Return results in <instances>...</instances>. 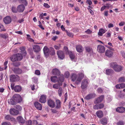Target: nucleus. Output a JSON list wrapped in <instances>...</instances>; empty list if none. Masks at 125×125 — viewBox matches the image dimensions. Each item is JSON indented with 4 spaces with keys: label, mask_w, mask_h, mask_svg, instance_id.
<instances>
[{
    "label": "nucleus",
    "mask_w": 125,
    "mask_h": 125,
    "mask_svg": "<svg viewBox=\"0 0 125 125\" xmlns=\"http://www.w3.org/2000/svg\"><path fill=\"white\" fill-rule=\"evenodd\" d=\"M77 72H75L74 73L72 74L71 75V78L72 81L75 82L77 84L80 83L84 77V73L83 71L82 72L79 73L77 74Z\"/></svg>",
    "instance_id": "obj_1"
},
{
    "label": "nucleus",
    "mask_w": 125,
    "mask_h": 125,
    "mask_svg": "<svg viewBox=\"0 0 125 125\" xmlns=\"http://www.w3.org/2000/svg\"><path fill=\"white\" fill-rule=\"evenodd\" d=\"M56 77L55 76V81L56 80ZM64 78L63 75L62 74H61L59 76L57 82L55 81V88L58 89L59 88L60 86L62 84V82L64 80Z\"/></svg>",
    "instance_id": "obj_2"
},
{
    "label": "nucleus",
    "mask_w": 125,
    "mask_h": 125,
    "mask_svg": "<svg viewBox=\"0 0 125 125\" xmlns=\"http://www.w3.org/2000/svg\"><path fill=\"white\" fill-rule=\"evenodd\" d=\"M110 65L116 72H119L122 70V67L120 65H118L116 62L111 63H110Z\"/></svg>",
    "instance_id": "obj_3"
},
{
    "label": "nucleus",
    "mask_w": 125,
    "mask_h": 125,
    "mask_svg": "<svg viewBox=\"0 0 125 125\" xmlns=\"http://www.w3.org/2000/svg\"><path fill=\"white\" fill-rule=\"evenodd\" d=\"M20 79V77L17 75L12 74L10 76V80L11 82H18L19 81Z\"/></svg>",
    "instance_id": "obj_4"
},
{
    "label": "nucleus",
    "mask_w": 125,
    "mask_h": 125,
    "mask_svg": "<svg viewBox=\"0 0 125 125\" xmlns=\"http://www.w3.org/2000/svg\"><path fill=\"white\" fill-rule=\"evenodd\" d=\"M12 98L17 104V103H20L22 101L21 97V96L18 94H15L12 96Z\"/></svg>",
    "instance_id": "obj_5"
},
{
    "label": "nucleus",
    "mask_w": 125,
    "mask_h": 125,
    "mask_svg": "<svg viewBox=\"0 0 125 125\" xmlns=\"http://www.w3.org/2000/svg\"><path fill=\"white\" fill-rule=\"evenodd\" d=\"M89 83L88 80L87 79H83L82 82V84L81 86L82 89H85L88 86Z\"/></svg>",
    "instance_id": "obj_6"
},
{
    "label": "nucleus",
    "mask_w": 125,
    "mask_h": 125,
    "mask_svg": "<svg viewBox=\"0 0 125 125\" xmlns=\"http://www.w3.org/2000/svg\"><path fill=\"white\" fill-rule=\"evenodd\" d=\"M97 50L99 53H103L105 51V48L104 46L99 45L97 46Z\"/></svg>",
    "instance_id": "obj_7"
},
{
    "label": "nucleus",
    "mask_w": 125,
    "mask_h": 125,
    "mask_svg": "<svg viewBox=\"0 0 125 125\" xmlns=\"http://www.w3.org/2000/svg\"><path fill=\"white\" fill-rule=\"evenodd\" d=\"M12 70L13 72L16 74H20L23 73L22 70L19 68H14Z\"/></svg>",
    "instance_id": "obj_8"
},
{
    "label": "nucleus",
    "mask_w": 125,
    "mask_h": 125,
    "mask_svg": "<svg viewBox=\"0 0 125 125\" xmlns=\"http://www.w3.org/2000/svg\"><path fill=\"white\" fill-rule=\"evenodd\" d=\"M46 96L45 94L41 95L39 100V101L41 103H45L46 101Z\"/></svg>",
    "instance_id": "obj_9"
},
{
    "label": "nucleus",
    "mask_w": 125,
    "mask_h": 125,
    "mask_svg": "<svg viewBox=\"0 0 125 125\" xmlns=\"http://www.w3.org/2000/svg\"><path fill=\"white\" fill-rule=\"evenodd\" d=\"M25 9L24 6L22 4L19 5L17 7V9L18 12H22Z\"/></svg>",
    "instance_id": "obj_10"
},
{
    "label": "nucleus",
    "mask_w": 125,
    "mask_h": 125,
    "mask_svg": "<svg viewBox=\"0 0 125 125\" xmlns=\"http://www.w3.org/2000/svg\"><path fill=\"white\" fill-rule=\"evenodd\" d=\"M10 112L12 115H16L19 113V111L15 109L12 108L10 109Z\"/></svg>",
    "instance_id": "obj_11"
},
{
    "label": "nucleus",
    "mask_w": 125,
    "mask_h": 125,
    "mask_svg": "<svg viewBox=\"0 0 125 125\" xmlns=\"http://www.w3.org/2000/svg\"><path fill=\"white\" fill-rule=\"evenodd\" d=\"M43 51L45 57H47L50 54L49 48L48 49L47 46H45L43 49Z\"/></svg>",
    "instance_id": "obj_12"
},
{
    "label": "nucleus",
    "mask_w": 125,
    "mask_h": 125,
    "mask_svg": "<svg viewBox=\"0 0 125 125\" xmlns=\"http://www.w3.org/2000/svg\"><path fill=\"white\" fill-rule=\"evenodd\" d=\"M47 104L51 108H54L55 107V104L53 101L51 99L48 100Z\"/></svg>",
    "instance_id": "obj_13"
},
{
    "label": "nucleus",
    "mask_w": 125,
    "mask_h": 125,
    "mask_svg": "<svg viewBox=\"0 0 125 125\" xmlns=\"http://www.w3.org/2000/svg\"><path fill=\"white\" fill-rule=\"evenodd\" d=\"M3 21L6 24H8L10 23L11 21L10 17L9 16H7L3 19Z\"/></svg>",
    "instance_id": "obj_14"
},
{
    "label": "nucleus",
    "mask_w": 125,
    "mask_h": 125,
    "mask_svg": "<svg viewBox=\"0 0 125 125\" xmlns=\"http://www.w3.org/2000/svg\"><path fill=\"white\" fill-rule=\"evenodd\" d=\"M34 106L38 109L41 110L42 109V104L38 102H35L34 104Z\"/></svg>",
    "instance_id": "obj_15"
},
{
    "label": "nucleus",
    "mask_w": 125,
    "mask_h": 125,
    "mask_svg": "<svg viewBox=\"0 0 125 125\" xmlns=\"http://www.w3.org/2000/svg\"><path fill=\"white\" fill-rule=\"evenodd\" d=\"M104 97L103 95H101L96 99L94 101L95 104L99 103L101 102L104 98Z\"/></svg>",
    "instance_id": "obj_16"
},
{
    "label": "nucleus",
    "mask_w": 125,
    "mask_h": 125,
    "mask_svg": "<svg viewBox=\"0 0 125 125\" xmlns=\"http://www.w3.org/2000/svg\"><path fill=\"white\" fill-rule=\"evenodd\" d=\"M33 49L35 52H38L40 50V46L38 45H34L33 46Z\"/></svg>",
    "instance_id": "obj_17"
},
{
    "label": "nucleus",
    "mask_w": 125,
    "mask_h": 125,
    "mask_svg": "<svg viewBox=\"0 0 125 125\" xmlns=\"http://www.w3.org/2000/svg\"><path fill=\"white\" fill-rule=\"evenodd\" d=\"M104 72L107 75H110L114 73V71L111 69H107L104 70Z\"/></svg>",
    "instance_id": "obj_18"
},
{
    "label": "nucleus",
    "mask_w": 125,
    "mask_h": 125,
    "mask_svg": "<svg viewBox=\"0 0 125 125\" xmlns=\"http://www.w3.org/2000/svg\"><path fill=\"white\" fill-rule=\"evenodd\" d=\"M116 111L119 113H123L125 111V108L123 107H118L116 109Z\"/></svg>",
    "instance_id": "obj_19"
},
{
    "label": "nucleus",
    "mask_w": 125,
    "mask_h": 125,
    "mask_svg": "<svg viewBox=\"0 0 125 125\" xmlns=\"http://www.w3.org/2000/svg\"><path fill=\"white\" fill-rule=\"evenodd\" d=\"M113 53V52L112 51L109 50H107L105 52V55L109 57H111L112 56Z\"/></svg>",
    "instance_id": "obj_20"
},
{
    "label": "nucleus",
    "mask_w": 125,
    "mask_h": 125,
    "mask_svg": "<svg viewBox=\"0 0 125 125\" xmlns=\"http://www.w3.org/2000/svg\"><path fill=\"white\" fill-rule=\"evenodd\" d=\"M15 56L16 59H17V61H20L22 60L23 58V56L21 54L18 53L15 54Z\"/></svg>",
    "instance_id": "obj_21"
},
{
    "label": "nucleus",
    "mask_w": 125,
    "mask_h": 125,
    "mask_svg": "<svg viewBox=\"0 0 125 125\" xmlns=\"http://www.w3.org/2000/svg\"><path fill=\"white\" fill-rule=\"evenodd\" d=\"M6 119L9 121H16L15 118L12 117L10 115H7L5 117Z\"/></svg>",
    "instance_id": "obj_22"
},
{
    "label": "nucleus",
    "mask_w": 125,
    "mask_h": 125,
    "mask_svg": "<svg viewBox=\"0 0 125 125\" xmlns=\"http://www.w3.org/2000/svg\"><path fill=\"white\" fill-rule=\"evenodd\" d=\"M17 119L18 122L22 124H24L25 121V120L21 116H18L17 118Z\"/></svg>",
    "instance_id": "obj_23"
},
{
    "label": "nucleus",
    "mask_w": 125,
    "mask_h": 125,
    "mask_svg": "<svg viewBox=\"0 0 125 125\" xmlns=\"http://www.w3.org/2000/svg\"><path fill=\"white\" fill-rule=\"evenodd\" d=\"M69 54L71 60L73 61L76 62L77 60V59L72 52H69Z\"/></svg>",
    "instance_id": "obj_24"
},
{
    "label": "nucleus",
    "mask_w": 125,
    "mask_h": 125,
    "mask_svg": "<svg viewBox=\"0 0 125 125\" xmlns=\"http://www.w3.org/2000/svg\"><path fill=\"white\" fill-rule=\"evenodd\" d=\"M21 89L22 88L21 86L17 85L15 86L14 90L16 92H19L21 91Z\"/></svg>",
    "instance_id": "obj_25"
},
{
    "label": "nucleus",
    "mask_w": 125,
    "mask_h": 125,
    "mask_svg": "<svg viewBox=\"0 0 125 125\" xmlns=\"http://www.w3.org/2000/svg\"><path fill=\"white\" fill-rule=\"evenodd\" d=\"M108 119L106 117H104L100 120L101 123L103 125H106L107 123Z\"/></svg>",
    "instance_id": "obj_26"
},
{
    "label": "nucleus",
    "mask_w": 125,
    "mask_h": 125,
    "mask_svg": "<svg viewBox=\"0 0 125 125\" xmlns=\"http://www.w3.org/2000/svg\"><path fill=\"white\" fill-rule=\"evenodd\" d=\"M56 103L55 104V107L57 109H59L61 107V102L60 100H56Z\"/></svg>",
    "instance_id": "obj_27"
},
{
    "label": "nucleus",
    "mask_w": 125,
    "mask_h": 125,
    "mask_svg": "<svg viewBox=\"0 0 125 125\" xmlns=\"http://www.w3.org/2000/svg\"><path fill=\"white\" fill-rule=\"evenodd\" d=\"M96 114L97 116L99 118H101L103 116V114L102 111L101 110H99L97 112Z\"/></svg>",
    "instance_id": "obj_28"
},
{
    "label": "nucleus",
    "mask_w": 125,
    "mask_h": 125,
    "mask_svg": "<svg viewBox=\"0 0 125 125\" xmlns=\"http://www.w3.org/2000/svg\"><path fill=\"white\" fill-rule=\"evenodd\" d=\"M8 103L11 105H13L17 104L14 99L12 98H12L8 99Z\"/></svg>",
    "instance_id": "obj_29"
},
{
    "label": "nucleus",
    "mask_w": 125,
    "mask_h": 125,
    "mask_svg": "<svg viewBox=\"0 0 125 125\" xmlns=\"http://www.w3.org/2000/svg\"><path fill=\"white\" fill-rule=\"evenodd\" d=\"M105 32L106 31L105 30L103 29H101L99 30V31L98 33V35L99 36H102Z\"/></svg>",
    "instance_id": "obj_30"
},
{
    "label": "nucleus",
    "mask_w": 125,
    "mask_h": 125,
    "mask_svg": "<svg viewBox=\"0 0 125 125\" xmlns=\"http://www.w3.org/2000/svg\"><path fill=\"white\" fill-rule=\"evenodd\" d=\"M76 48L77 51L79 52H82L83 50V48L80 45L76 46Z\"/></svg>",
    "instance_id": "obj_31"
},
{
    "label": "nucleus",
    "mask_w": 125,
    "mask_h": 125,
    "mask_svg": "<svg viewBox=\"0 0 125 125\" xmlns=\"http://www.w3.org/2000/svg\"><path fill=\"white\" fill-rule=\"evenodd\" d=\"M85 49L86 51L88 53H89L91 54H93V52L92 48L88 47L86 48Z\"/></svg>",
    "instance_id": "obj_32"
},
{
    "label": "nucleus",
    "mask_w": 125,
    "mask_h": 125,
    "mask_svg": "<svg viewBox=\"0 0 125 125\" xmlns=\"http://www.w3.org/2000/svg\"><path fill=\"white\" fill-rule=\"evenodd\" d=\"M50 54L51 55H54L55 54L54 50L53 48L52 47L49 48Z\"/></svg>",
    "instance_id": "obj_33"
},
{
    "label": "nucleus",
    "mask_w": 125,
    "mask_h": 125,
    "mask_svg": "<svg viewBox=\"0 0 125 125\" xmlns=\"http://www.w3.org/2000/svg\"><path fill=\"white\" fill-rule=\"evenodd\" d=\"M94 97L93 95L92 94H90L87 95L85 97L86 100H89Z\"/></svg>",
    "instance_id": "obj_34"
},
{
    "label": "nucleus",
    "mask_w": 125,
    "mask_h": 125,
    "mask_svg": "<svg viewBox=\"0 0 125 125\" xmlns=\"http://www.w3.org/2000/svg\"><path fill=\"white\" fill-rule=\"evenodd\" d=\"M11 60L12 62H14L17 61L15 54L13 55L10 57Z\"/></svg>",
    "instance_id": "obj_35"
},
{
    "label": "nucleus",
    "mask_w": 125,
    "mask_h": 125,
    "mask_svg": "<svg viewBox=\"0 0 125 125\" xmlns=\"http://www.w3.org/2000/svg\"><path fill=\"white\" fill-rule=\"evenodd\" d=\"M64 75L65 78H68L70 75V73L68 71L65 72L64 73Z\"/></svg>",
    "instance_id": "obj_36"
},
{
    "label": "nucleus",
    "mask_w": 125,
    "mask_h": 125,
    "mask_svg": "<svg viewBox=\"0 0 125 125\" xmlns=\"http://www.w3.org/2000/svg\"><path fill=\"white\" fill-rule=\"evenodd\" d=\"M19 2L21 3L24 4L25 6L27 5V2L26 0H18Z\"/></svg>",
    "instance_id": "obj_37"
},
{
    "label": "nucleus",
    "mask_w": 125,
    "mask_h": 125,
    "mask_svg": "<svg viewBox=\"0 0 125 125\" xmlns=\"http://www.w3.org/2000/svg\"><path fill=\"white\" fill-rule=\"evenodd\" d=\"M125 81V79L124 77H120L118 79V82H124Z\"/></svg>",
    "instance_id": "obj_38"
},
{
    "label": "nucleus",
    "mask_w": 125,
    "mask_h": 125,
    "mask_svg": "<svg viewBox=\"0 0 125 125\" xmlns=\"http://www.w3.org/2000/svg\"><path fill=\"white\" fill-rule=\"evenodd\" d=\"M65 31L67 35L69 37H72L73 36V33H71L70 32L68 31H67L66 30Z\"/></svg>",
    "instance_id": "obj_39"
},
{
    "label": "nucleus",
    "mask_w": 125,
    "mask_h": 125,
    "mask_svg": "<svg viewBox=\"0 0 125 125\" xmlns=\"http://www.w3.org/2000/svg\"><path fill=\"white\" fill-rule=\"evenodd\" d=\"M60 72L59 70L55 68V75H60Z\"/></svg>",
    "instance_id": "obj_40"
},
{
    "label": "nucleus",
    "mask_w": 125,
    "mask_h": 125,
    "mask_svg": "<svg viewBox=\"0 0 125 125\" xmlns=\"http://www.w3.org/2000/svg\"><path fill=\"white\" fill-rule=\"evenodd\" d=\"M108 45L110 46V47H109L108 45H106V46L109 48V49L111 50H112V47H113V46L112 44L110 42H108Z\"/></svg>",
    "instance_id": "obj_41"
},
{
    "label": "nucleus",
    "mask_w": 125,
    "mask_h": 125,
    "mask_svg": "<svg viewBox=\"0 0 125 125\" xmlns=\"http://www.w3.org/2000/svg\"><path fill=\"white\" fill-rule=\"evenodd\" d=\"M12 11L14 13H16L17 12V10H16V8L14 7H12Z\"/></svg>",
    "instance_id": "obj_42"
},
{
    "label": "nucleus",
    "mask_w": 125,
    "mask_h": 125,
    "mask_svg": "<svg viewBox=\"0 0 125 125\" xmlns=\"http://www.w3.org/2000/svg\"><path fill=\"white\" fill-rule=\"evenodd\" d=\"M62 89L61 88H60L58 90V94L61 97L62 95Z\"/></svg>",
    "instance_id": "obj_43"
},
{
    "label": "nucleus",
    "mask_w": 125,
    "mask_h": 125,
    "mask_svg": "<svg viewBox=\"0 0 125 125\" xmlns=\"http://www.w3.org/2000/svg\"><path fill=\"white\" fill-rule=\"evenodd\" d=\"M98 105L99 109L103 108L104 106V105L103 104H101Z\"/></svg>",
    "instance_id": "obj_44"
},
{
    "label": "nucleus",
    "mask_w": 125,
    "mask_h": 125,
    "mask_svg": "<svg viewBox=\"0 0 125 125\" xmlns=\"http://www.w3.org/2000/svg\"><path fill=\"white\" fill-rule=\"evenodd\" d=\"M117 125H124V123L122 121H119L117 123Z\"/></svg>",
    "instance_id": "obj_45"
},
{
    "label": "nucleus",
    "mask_w": 125,
    "mask_h": 125,
    "mask_svg": "<svg viewBox=\"0 0 125 125\" xmlns=\"http://www.w3.org/2000/svg\"><path fill=\"white\" fill-rule=\"evenodd\" d=\"M86 3L89 5H91L92 4V2L90 0H86Z\"/></svg>",
    "instance_id": "obj_46"
},
{
    "label": "nucleus",
    "mask_w": 125,
    "mask_h": 125,
    "mask_svg": "<svg viewBox=\"0 0 125 125\" xmlns=\"http://www.w3.org/2000/svg\"><path fill=\"white\" fill-rule=\"evenodd\" d=\"M58 53H59L60 55H63V56H64V53L62 51H58L57 52V54L58 55H59Z\"/></svg>",
    "instance_id": "obj_47"
},
{
    "label": "nucleus",
    "mask_w": 125,
    "mask_h": 125,
    "mask_svg": "<svg viewBox=\"0 0 125 125\" xmlns=\"http://www.w3.org/2000/svg\"><path fill=\"white\" fill-rule=\"evenodd\" d=\"M87 9H88V11L89 12L90 14L93 15L94 14V13L93 11L91 9H90L89 8H87Z\"/></svg>",
    "instance_id": "obj_48"
},
{
    "label": "nucleus",
    "mask_w": 125,
    "mask_h": 125,
    "mask_svg": "<svg viewBox=\"0 0 125 125\" xmlns=\"http://www.w3.org/2000/svg\"><path fill=\"white\" fill-rule=\"evenodd\" d=\"M58 54L59 55H58V57L60 59L62 60L64 58V56H63V55H60L59 53H58Z\"/></svg>",
    "instance_id": "obj_49"
},
{
    "label": "nucleus",
    "mask_w": 125,
    "mask_h": 125,
    "mask_svg": "<svg viewBox=\"0 0 125 125\" xmlns=\"http://www.w3.org/2000/svg\"><path fill=\"white\" fill-rule=\"evenodd\" d=\"M43 6L45 8H49L50 7V6L47 3H44Z\"/></svg>",
    "instance_id": "obj_50"
},
{
    "label": "nucleus",
    "mask_w": 125,
    "mask_h": 125,
    "mask_svg": "<svg viewBox=\"0 0 125 125\" xmlns=\"http://www.w3.org/2000/svg\"><path fill=\"white\" fill-rule=\"evenodd\" d=\"M20 65L19 62H16L13 63V65L14 66H18Z\"/></svg>",
    "instance_id": "obj_51"
},
{
    "label": "nucleus",
    "mask_w": 125,
    "mask_h": 125,
    "mask_svg": "<svg viewBox=\"0 0 125 125\" xmlns=\"http://www.w3.org/2000/svg\"><path fill=\"white\" fill-rule=\"evenodd\" d=\"M35 73L36 74L38 75H39L40 74V72L38 70H36L35 71Z\"/></svg>",
    "instance_id": "obj_52"
},
{
    "label": "nucleus",
    "mask_w": 125,
    "mask_h": 125,
    "mask_svg": "<svg viewBox=\"0 0 125 125\" xmlns=\"http://www.w3.org/2000/svg\"><path fill=\"white\" fill-rule=\"evenodd\" d=\"M111 33L110 32H108L107 33H106L105 34L106 35V37H109L111 36Z\"/></svg>",
    "instance_id": "obj_53"
},
{
    "label": "nucleus",
    "mask_w": 125,
    "mask_h": 125,
    "mask_svg": "<svg viewBox=\"0 0 125 125\" xmlns=\"http://www.w3.org/2000/svg\"><path fill=\"white\" fill-rule=\"evenodd\" d=\"M8 63V61H5L4 62V66H5V68H4V69L5 70L6 69L7 67V64Z\"/></svg>",
    "instance_id": "obj_54"
},
{
    "label": "nucleus",
    "mask_w": 125,
    "mask_h": 125,
    "mask_svg": "<svg viewBox=\"0 0 125 125\" xmlns=\"http://www.w3.org/2000/svg\"><path fill=\"white\" fill-rule=\"evenodd\" d=\"M106 8H110L112 7V6L111 4L108 3H107L106 4Z\"/></svg>",
    "instance_id": "obj_55"
},
{
    "label": "nucleus",
    "mask_w": 125,
    "mask_h": 125,
    "mask_svg": "<svg viewBox=\"0 0 125 125\" xmlns=\"http://www.w3.org/2000/svg\"><path fill=\"white\" fill-rule=\"evenodd\" d=\"M97 91L99 93H101L103 92V90L101 88H98L97 90Z\"/></svg>",
    "instance_id": "obj_56"
},
{
    "label": "nucleus",
    "mask_w": 125,
    "mask_h": 125,
    "mask_svg": "<svg viewBox=\"0 0 125 125\" xmlns=\"http://www.w3.org/2000/svg\"><path fill=\"white\" fill-rule=\"evenodd\" d=\"M39 17L41 19H43V20H45V18L42 15L40 14Z\"/></svg>",
    "instance_id": "obj_57"
},
{
    "label": "nucleus",
    "mask_w": 125,
    "mask_h": 125,
    "mask_svg": "<svg viewBox=\"0 0 125 125\" xmlns=\"http://www.w3.org/2000/svg\"><path fill=\"white\" fill-rule=\"evenodd\" d=\"M20 50L24 52V51H25V47H21L20 48Z\"/></svg>",
    "instance_id": "obj_58"
},
{
    "label": "nucleus",
    "mask_w": 125,
    "mask_h": 125,
    "mask_svg": "<svg viewBox=\"0 0 125 125\" xmlns=\"http://www.w3.org/2000/svg\"><path fill=\"white\" fill-rule=\"evenodd\" d=\"M92 31L90 29H88L86 31H85V32H86L87 34H90L91 33Z\"/></svg>",
    "instance_id": "obj_59"
},
{
    "label": "nucleus",
    "mask_w": 125,
    "mask_h": 125,
    "mask_svg": "<svg viewBox=\"0 0 125 125\" xmlns=\"http://www.w3.org/2000/svg\"><path fill=\"white\" fill-rule=\"evenodd\" d=\"M93 108L94 109H99L98 107V105H95L93 106Z\"/></svg>",
    "instance_id": "obj_60"
},
{
    "label": "nucleus",
    "mask_w": 125,
    "mask_h": 125,
    "mask_svg": "<svg viewBox=\"0 0 125 125\" xmlns=\"http://www.w3.org/2000/svg\"><path fill=\"white\" fill-rule=\"evenodd\" d=\"M106 6H102L100 10L101 11H103L104 10H105L106 8Z\"/></svg>",
    "instance_id": "obj_61"
},
{
    "label": "nucleus",
    "mask_w": 125,
    "mask_h": 125,
    "mask_svg": "<svg viewBox=\"0 0 125 125\" xmlns=\"http://www.w3.org/2000/svg\"><path fill=\"white\" fill-rule=\"evenodd\" d=\"M51 79L52 82H55V76H52Z\"/></svg>",
    "instance_id": "obj_62"
},
{
    "label": "nucleus",
    "mask_w": 125,
    "mask_h": 125,
    "mask_svg": "<svg viewBox=\"0 0 125 125\" xmlns=\"http://www.w3.org/2000/svg\"><path fill=\"white\" fill-rule=\"evenodd\" d=\"M2 125H10V123L5 122L2 123Z\"/></svg>",
    "instance_id": "obj_63"
},
{
    "label": "nucleus",
    "mask_w": 125,
    "mask_h": 125,
    "mask_svg": "<svg viewBox=\"0 0 125 125\" xmlns=\"http://www.w3.org/2000/svg\"><path fill=\"white\" fill-rule=\"evenodd\" d=\"M120 85L121 86V88H123L125 87V84L124 83H122L120 84Z\"/></svg>",
    "instance_id": "obj_64"
}]
</instances>
